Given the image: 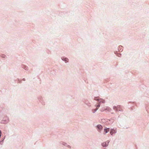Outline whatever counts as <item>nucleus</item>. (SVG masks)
<instances>
[{
  "instance_id": "1",
  "label": "nucleus",
  "mask_w": 149,
  "mask_h": 149,
  "mask_svg": "<svg viewBox=\"0 0 149 149\" xmlns=\"http://www.w3.org/2000/svg\"><path fill=\"white\" fill-rule=\"evenodd\" d=\"M95 100H98L100 102H102V103H104L105 102L104 100H101V99H99L97 97H95Z\"/></svg>"
},
{
  "instance_id": "2",
  "label": "nucleus",
  "mask_w": 149,
  "mask_h": 149,
  "mask_svg": "<svg viewBox=\"0 0 149 149\" xmlns=\"http://www.w3.org/2000/svg\"><path fill=\"white\" fill-rule=\"evenodd\" d=\"M104 131L105 132V133L106 134L109 131V128H107L106 127V128L104 129Z\"/></svg>"
},
{
  "instance_id": "3",
  "label": "nucleus",
  "mask_w": 149,
  "mask_h": 149,
  "mask_svg": "<svg viewBox=\"0 0 149 149\" xmlns=\"http://www.w3.org/2000/svg\"><path fill=\"white\" fill-rule=\"evenodd\" d=\"M116 133V131L113 130H112L110 132V133L111 135H112L113 133Z\"/></svg>"
},
{
  "instance_id": "4",
  "label": "nucleus",
  "mask_w": 149,
  "mask_h": 149,
  "mask_svg": "<svg viewBox=\"0 0 149 149\" xmlns=\"http://www.w3.org/2000/svg\"><path fill=\"white\" fill-rule=\"evenodd\" d=\"M100 106V104H99L97 106V107H96V109H95L94 110V111H93V112H95V111H96L97 110V109H98V107H99Z\"/></svg>"
},
{
  "instance_id": "5",
  "label": "nucleus",
  "mask_w": 149,
  "mask_h": 149,
  "mask_svg": "<svg viewBox=\"0 0 149 149\" xmlns=\"http://www.w3.org/2000/svg\"><path fill=\"white\" fill-rule=\"evenodd\" d=\"M97 128L99 129H101L102 127L100 125H98L97 126Z\"/></svg>"
},
{
  "instance_id": "6",
  "label": "nucleus",
  "mask_w": 149,
  "mask_h": 149,
  "mask_svg": "<svg viewBox=\"0 0 149 149\" xmlns=\"http://www.w3.org/2000/svg\"><path fill=\"white\" fill-rule=\"evenodd\" d=\"M68 59L66 58H65L64 59V61H65V62L66 63L68 62Z\"/></svg>"
},
{
  "instance_id": "7",
  "label": "nucleus",
  "mask_w": 149,
  "mask_h": 149,
  "mask_svg": "<svg viewBox=\"0 0 149 149\" xmlns=\"http://www.w3.org/2000/svg\"><path fill=\"white\" fill-rule=\"evenodd\" d=\"M102 146H104V147H105L106 146H107L106 145V143H103L102 144Z\"/></svg>"
},
{
  "instance_id": "8",
  "label": "nucleus",
  "mask_w": 149,
  "mask_h": 149,
  "mask_svg": "<svg viewBox=\"0 0 149 149\" xmlns=\"http://www.w3.org/2000/svg\"><path fill=\"white\" fill-rule=\"evenodd\" d=\"M1 131L0 130V137H1Z\"/></svg>"
}]
</instances>
